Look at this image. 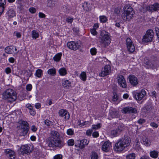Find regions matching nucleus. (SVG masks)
Here are the masks:
<instances>
[{"label": "nucleus", "instance_id": "1", "mask_svg": "<svg viewBox=\"0 0 159 159\" xmlns=\"http://www.w3.org/2000/svg\"><path fill=\"white\" fill-rule=\"evenodd\" d=\"M48 146L52 147H57L61 148L65 145V143L61 139L59 133L56 131H52L49 137L47 139Z\"/></svg>", "mask_w": 159, "mask_h": 159}, {"label": "nucleus", "instance_id": "2", "mask_svg": "<svg viewBox=\"0 0 159 159\" xmlns=\"http://www.w3.org/2000/svg\"><path fill=\"white\" fill-rule=\"evenodd\" d=\"M130 142V140L129 137L125 136L121 138L115 144L114 150L116 152H121L129 145Z\"/></svg>", "mask_w": 159, "mask_h": 159}, {"label": "nucleus", "instance_id": "3", "mask_svg": "<svg viewBox=\"0 0 159 159\" xmlns=\"http://www.w3.org/2000/svg\"><path fill=\"white\" fill-rule=\"evenodd\" d=\"M3 99L7 100V102L12 103L15 101L17 96L15 91L11 89L6 90L2 94Z\"/></svg>", "mask_w": 159, "mask_h": 159}, {"label": "nucleus", "instance_id": "4", "mask_svg": "<svg viewBox=\"0 0 159 159\" xmlns=\"http://www.w3.org/2000/svg\"><path fill=\"white\" fill-rule=\"evenodd\" d=\"M124 9L125 12L122 14V17L125 21L130 20L133 17V15L134 14V11L133 8L129 5H125Z\"/></svg>", "mask_w": 159, "mask_h": 159}, {"label": "nucleus", "instance_id": "5", "mask_svg": "<svg viewBox=\"0 0 159 159\" xmlns=\"http://www.w3.org/2000/svg\"><path fill=\"white\" fill-rule=\"evenodd\" d=\"M154 33L152 30H148L143 37L142 41L145 43L151 42L154 37Z\"/></svg>", "mask_w": 159, "mask_h": 159}, {"label": "nucleus", "instance_id": "6", "mask_svg": "<svg viewBox=\"0 0 159 159\" xmlns=\"http://www.w3.org/2000/svg\"><path fill=\"white\" fill-rule=\"evenodd\" d=\"M111 39L108 34H105L101 39L100 45L101 47L106 48L110 43Z\"/></svg>", "mask_w": 159, "mask_h": 159}, {"label": "nucleus", "instance_id": "7", "mask_svg": "<svg viewBox=\"0 0 159 159\" xmlns=\"http://www.w3.org/2000/svg\"><path fill=\"white\" fill-rule=\"evenodd\" d=\"M146 10L150 12L158 11H159V3H155L154 4L149 5L146 7Z\"/></svg>", "mask_w": 159, "mask_h": 159}, {"label": "nucleus", "instance_id": "8", "mask_svg": "<svg viewBox=\"0 0 159 159\" xmlns=\"http://www.w3.org/2000/svg\"><path fill=\"white\" fill-rule=\"evenodd\" d=\"M116 79L120 87L123 88H125L126 87L127 84L126 81L122 75H118Z\"/></svg>", "mask_w": 159, "mask_h": 159}, {"label": "nucleus", "instance_id": "9", "mask_svg": "<svg viewBox=\"0 0 159 159\" xmlns=\"http://www.w3.org/2000/svg\"><path fill=\"white\" fill-rule=\"evenodd\" d=\"M111 72V66L109 65H106L102 70L101 72L100 73V76L103 77L109 75Z\"/></svg>", "mask_w": 159, "mask_h": 159}, {"label": "nucleus", "instance_id": "10", "mask_svg": "<svg viewBox=\"0 0 159 159\" xmlns=\"http://www.w3.org/2000/svg\"><path fill=\"white\" fill-rule=\"evenodd\" d=\"M126 45L128 51L132 53L135 50L134 46L131 39L127 38L126 40Z\"/></svg>", "mask_w": 159, "mask_h": 159}, {"label": "nucleus", "instance_id": "11", "mask_svg": "<svg viewBox=\"0 0 159 159\" xmlns=\"http://www.w3.org/2000/svg\"><path fill=\"white\" fill-rule=\"evenodd\" d=\"M31 151L30 149V147L27 145H22L21 146L20 149L19 153L20 154L24 155L30 153Z\"/></svg>", "mask_w": 159, "mask_h": 159}, {"label": "nucleus", "instance_id": "12", "mask_svg": "<svg viewBox=\"0 0 159 159\" xmlns=\"http://www.w3.org/2000/svg\"><path fill=\"white\" fill-rule=\"evenodd\" d=\"M146 94L145 90L144 89H142L140 92L139 93L135 92L133 95L136 100H140L144 97Z\"/></svg>", "mask_w": 159, "mask_h": 159}, {"label": "nucleus", "instance_id": "13", "mask_svg": "<svg viewBox=\"0 0 159 159\" xmlns=\"http://www.w3.org/2000/svg\"><path fill=\"white\" fill-rule=\"evenodd\" d=\"M67 46L70 49L74 50H76L79 48L80 47V45L78 43L71 41L67 43Z\"/></svg>", "mask_w": 159, "mask_h": 159}, {"label": "nucleus", "instance_id": "14", "mask_svg": "<svg viewBox=\"0 0 159 159\" xmlns=\"http://www.w3.org/2000/svg\"><path fill=\"white\" fill-rule=\"evenodd\" d=\"M129 83L132 86H136L138 84V80L134 75H129Z\"/></svg>", "mask_w": 159, "mask_h": 159}, {"label": "nucleus", "instance_id": "15", "mask_svg": "<svg viewBox=\"0 0 159 159\" xmlns=\"http://www.w3.org/2000/svg\"><path fill=\"white\" fill-rule=\"evenodd\" d=\"M123 112L125 113H137V110L134 107H127L123 108Z\"/></svg>", "mask_w": 159, "mask_h": 159}, {"label": "nucleus", "instance_id": "16", "mask_svg": "<svg viewBox=\"0 0 159 159\" xmlns=\"http://www.w3.org/2000/svg\"><path fill=\"white\" fill-rule=\"evenodd\" d=\"M58 113L60 116L64 117L65 120H67L70 118V115L66 110H61L59 111Z\"/></svg>", "mask_w": 159, "mask_h": 159}, {"label": "nucleus", "instance_id": "17", "mask_svg": "<svg viewBox=\"0 0 159 159\" xmlns=\"http://www.w3.org/2000/svg\"><path fill=\"white\" fill-rule=\"evenodd\" d=\"M5 152L6 155H8V157L11 159H14L15 158V152L10 149H7L5 150Z\"/></svg>", "mask_w": 159, "mask_h": 159}, {"label": "nucleus", "instance_id": "18", "mask_svg": "<svg viewBox=\"0 0 159 159\" xmlns=\"http://www.w3.org/2000/svg\"><path fill=\"white\" fill-rule=\"evenodd\" d=\"M5 152L6 155H8V157L11 159H14L15 158V152L10 149H7L5 150Z\"/></svg>", "mask_w": 159, "mask_h": 159}, {"label": "nucleus", "instance_id": "19", "mask_svg": "<svg viewBox=\"0 0 159 159\" xmlns=\"http://www.w3.org/2000/svg\"><path fill=\"white\" fill-rule=\"evenodd\" d=\"M5 152L6 155H8V157L11 159H14L15 158V152L10 149H7L5 150Z\"/></svg>", "mask_w": 159, "mask_h": 159}, {"label": "nucleus", "instance_id": "20", "mask_svg": "<svg viewBox=\"0 0 159 159\" xmlns=\"http://www.w3.org/2000/svg\"><path fill=\"white\" fill-rule=\"evenodd\" d=\"M111 146V143L109 141H106L102 145V150L106 152L109 151Z\"/></svg>", "mask_w": 159, "mask_h": 159}, {"label": "nucleus", "instance_id": "21", "mask_svg": "<svg viewBox=\"0 0 159 159\" xmlns=\"http://www.w3.org/2000/svg\"><path fill=\"white\" fill-rule=\"evenodd\" d=\"M5 50L6 53L10 54L16 52L17 51V49L15 46H11L6 47Z\"/></svg>", "mask_w": 159, "mask_h": 159}, {"label": "nucleus", "instance_id": "22", "mask_svg": "<svg viewBox=\"0 0 159 159\" xmlns=\"http://www.w3.org/2000/svg\"><path fill=\"white\" fill-rule=\"evenodd\" d=\"M77 142L79 148L82 149L84 147L85 145H87L89 142L86 139L81 140H78Z\"/></svg>", "mask_w": 159, "mask_h": 159}, {"label": "nucleus", "instance_id": "23", "mask_svg": "<svg viewBox=\"0 0 159 159\" xmlns=\"http://www.w3.org/2000/svg\"><path fill=\"white\" fill-rule=\"evenodd\" d=\"M144 62L148 67H152L154 65L155 62L152 60H148L147 58H145Z\"/></svg>", "mask_w": 159, "mask_h": 159}, {"label": "nucleus", "instance_id": "24", "mask_svg": "<svg viewBox=\"0 0 159 159\" xmlns=\"http://www.w3.org/2000/svg\"><path fill=\"white\" fill-rule=\"evenodd\" d=\"M62 85L64 88L68 89L71 87V82L68 80H64Z\"/></svg>", "mask_w": 159, "mask_h": 159}, {"label": "nucleus", "instance_id": "25", "mask_svg": "<svg viewBox=\"0 0 159 159\" xmlns=\"http://www.w3.org/2000/svg\"><path fill=\"white\" fill-rule=\"evenodd\" d=\"M119 97L117 94L115 92L113 93V96H112V100L115 103H118L120 102V101L119 99Z\"/></svg>", "mask_w": 159, "mask_h": 159}, {"label": "nucleus", "instance_id": "26", "mask_svg": "<svg viewBox=\"0 0 159 159\" xmlns=\"http://www.w3.org/2000/svg\"><path fill=\"white\" fill-rule=\"evenodd\" d=\"M82 7L84 10L86 11H89L91 9L90 4H88L86 2H84L82 5Z\"/></svg>", "mask_w": 159, "mask_h": 159}, {"label": "nucleus", "instance_id": "27", "mask_svg": "<svg viewBox=\"0 0 159 159\" xmlns=\"http://www.w3.org/2000/svg\"><path fill=\"white\" fill-rule=\"evenodd\" d=\"M28 128V130H29V126L28 123L26 121H22L21 125V129H26V128Z\"/></svg>", "mask_w": 159, "mask_h": 159}, {"label": "nucleus", "instance_id": "28", "mask_svg": "<svg viewBox=\"0 0 159 159\" xmlns=\"http://www.w3.org/2000/svg\"><path fill=\"white\" fill-rule=\"evenodd\" d=\"M7 14L8 17L10 18H12L15 16V11L12 9H10L7 11Z\"/></svg>", "mask_w": 159, "mask_h": 159}, {"label": "nucleus", "instance_id": "29", "mask_svg": "<svg viewBox=\"0 0 159 159\" xmlns=\"http://www.w3.org/2000/svg\"><path fill=\"white\" fill-rule=\"evenodd\" d=\"M62 54L61 53H59L57 54L53 57V59L55 61L58 62L61 59Z\"/></svg>", "mask_w": 159, "mask_h": 159}, {"label": "nucleus", "instance_id": "30", "mask_svg": "<svg viewBox=\"0 0 159 159\" xmlns=\"http://www.w3.org/2000/svg\"><path fill=\"white\" fill-rule=\"evenodd\" d=\"M143 144L146 146H148L150 145V141L147 138L145 137L143 139Z\"/></svg>", "mask_w": 159, "mask_h": 159}, {"label": "nucleus", "instance_id": "31", "mask_svg": "<svg viewBox=\"0 0 159 159\" xmlns=\"http://www.w3.org/2000/svg\"><path fill=\"white\" fill-rule=\"evenodd\" d=\"M59 73L61 76H64L67 74V71L65 68L63 67L60 68L58 70Z\"/></svg>", "mask_w": 159, "mask_h": 159}, {"label": "nucleus", "instance_id": "32", "mask_svg": "<svg viewBox=\"0 0 159 159\" xmlns=\"http://www.w3.org/2000/svg\"><path fill=\"white\" fill-rule=\"evenodd\" d=\"M32 36L33 39H36L39 37V34L37 31L35 30H33L32 32Z\"/></svg>", "mask_w": 159, "mask_h": 159}, {"label": "nucleus", "instance_id": "33", "mask_svg": "<svg viewBox=\"0 0 159 159\" xmlns=\"http://www.w3.org/2000/svg\"><path fill=\"white\" fill-rule=\"evenodd\" d=\"M124 129V125L122 123H120L118 125L117 128L116 129L120 133Z\"/></svg>", "mask_w": 159, "mask_h": 159}, {"label": "nucleus", "instance_id": "34", "mask_svg": "<svg viewBox=\"0 0 159 159\" xmlns=\"http://www.w3.org/2000/svg\"><path fill=\"white\" fill-rule=\"evenodd\" d=\"M20 131V136H25L27 134L29 130H28V128H26V129H21Z\"/></svg>", "mask_w": 159, "mask_h": 159}, {"label": "nucleus", "instance_id": "35", "mask_svg": "<svg viewBox=\"0 0 159 159\" xmlns=\"http://www.w3.org/2000/svg\"><path fill=\"white\" fill-rule=\"evenodd\" d=\"M119 134L120 133L116 129L112 130L111 132V134L112 137H115L118 136Z\"/></svg>", "mask_w": 159, "mask_h": 159}, {"label": "nucleus", "instance_id": "36", "mask_svg": "<svg viewBox=\"0 0 159 159\" xmlns=\"http://www.w3.org/2000/svg\"><path fill=\"white\" fill-rule=\"evenodd\" d=\"M56 69L54 68L49 69L48 71V73L52 75H55L56 74Z\"/></svg>", "mask_w": 159, "mask_h": 159}, {"label": "nucleus", "instance_id": "37", "mask_svg": "<svg viewBox=\"0 0 159 159\" xmlns=\"http://www.w3.org/2000/svg\"><path fill=\"white\" fill-rule=\"evenodd\" d=\"M43 70L40 69L37 70L35 72V75L37 77L40 78L42 75Z\"/></svg>", "mask_w": 159, "mask_h": 159}, {"label": "nucleus", "instance_id": "38", "mask_svg": "<svg viewBox=\"0 0 159 159\" xmlns=\"http://www.w3.org/2000/svg\"><path fill=\"white\" fill-rule=\"evenodd\" d=\"M110 114L112 118H116L118 116V112L115 111H111L110 112Z\"/></svg>", "mask_w": 159, "mask_h": 159}, {"label": "nucleus", "instance_id": "39", "mask_svg": "<svg viewBox=\"0 0 159 159\" xmlns=\"http://www.w3.org/2000/svg\"><path fill=\"white\" fill-rule=\"evenodd\" d=\"M80 78L82 80L85 81L86 79V73L84 71L82 72L80 75Z\"/></svg>", "mask_w": 159, "mask_h": 159}, {"label": "nucleus", "instance_id": "40", "mask_svg": "<svg viewBox=\"0 0 159 159\" xmlns=\"http://www.w3.org/2000/svg\"><path fill=\"white\" fill-rule=\"evenodd\" d=\"M150 156L154 158H156L158 155V152L157 151H154L150 152Z\"/></svg>", "mask_w": 159, "mask_h": 159}, {"label": "nucleus", "instance_id": "41", "mask_svg": "<svg viewBox=\"0 0 159 159\" xmlns=\"http://www.w3.org/2000/svg\"><path fill=\"white\" fill-rule=\"evenodd\" d=\"M126 157V159H135V155L134 153H130L127 155Z\"/></svg>", "mask_w": 159, "mask_h": 159}, {"label": "nucleus", "instance_id": "42", "mask_svg": "<svg viewBox=\"0 0 159 159\" xmlns=\"http://www.w3.org/2000/svg\"><path fill=\"white\" fill-rule=\"evenodd\" d=\"M100 20L101 22L105 23L107 20V18L105 16H101L99 17Z\"/></svg>", "mask_w": 159, "mask_h": 159}, {"label": "nucleus", "instance_id": "43", "mask_svg": "<svg viewBox=\"0 0 159 159\" xmlns=\"http://www.w3.org/2000/svg\"><path fill=\"white\" fill-rule=\"evenodd\" d=\"M5 7V5L3 3H0V16L2 14L4 11V9Z\"/></svg>", "mask_w": 159, "mask_h": 159}, {"label": "nucleus", "instance_id": "44", "mask_svg": "<svg viewBox=\"0 0 159 159\" xmlns=\"http://www.w3.org/2000/svg\"><path fill=\"white\" fill-rule=\"evenodd\" d=\"M91 159H98V156L97 153L95 152H93L91 156Z\"/></svg>", "mask_w": 159, "mask_h": 159}, {"label": "nucleus", "instance_id": "45", "mask_svg": "<svg viewBox=\"0 0 159 159\" xmlns=\"http://www.w3.org/2000/svg\"><path fill=\"white\" fill-rule=\"evenodd\" d=\"M47 5L48 7H52L55 6V4L52 2V0H47Z\"/></svg>", "mask_w": 159, "mask_h": 159}, {"label": "nucleus", "instance_id": "46", "mask_svg": "<svg viewBox=\"0 0 159 159\" xmlns=\"http://www.w3.org/2000/svg\"><path fill=\"white\" fill-rule=\"evenodd\" d=\"M100 124H98L96 125H92V129H97L101 128Z\"/></svg>", "mask_w": 159, "mask_h": 159}, {"label": "nucleus", "instance_id": "47", "mask_svg": "<svg viewBox=\"0 0 159 159\" xmlns=\"http://www.w3.org/2000/svg\"><path fill=\"white\" fill-rule=\"evenodd\" d=\"M67 143L69 146H72L75 144L74 141L73 139H69L67 141Z\"/></svg>", "mask_w": 159, "mask_h": 159}, {"label": "nucleus", "instance_id": "48", "mask_svg": "<svg viewBox=\"0 0 159 159\" xmlns=\"http://www.w3.org/2000/svg\"><path fill=\"white\" fill-rule=\"evenodd\" d=\"M74 19L72 17H68L66 19V21L68 23L71 24L73 22Z\"/></svg>", "mask_w": 159, "mask_h": 159}, {"label": "nucleus", "instance_id": "49", "mask_svg": "<svg viewBox=\"0 0 159 159\" xmlns=\"http://www.w3.org/2000/svg\"><path fill=\"white\" fill-rule=\"evenodd\" d=\"M90 52L92 55H95L97 53V50L95 48H91L90 49Z\"/></svg>", "mask_w": 159, "mask_h": 159}, {"label": "nucleus", "instance_id": "50", "mask_svg": "<svg viewBox=\"0 0 159 159\" xmlns=\"http://www.w3.org/2000/svg\"><path fill=\"white\" fill-rule=\"evenodd\" d=\"M67 134L70 135H72L74 134V131L71 129H69L67 130Z\"/></svg>", "mask_w": 159, "mask_h": 159}, {"label": "nucleus", "instance_id": "51", "mask_svg": "<svg viewBox=\"0 0 159 159\" xmlns=\"http://www.w3.org/2000/svg\"><path fill=\"white\" fill-rule=\"evenodd\" d=\"M91 123L90 121H85L83 123L82 125H81V124H79V126H84V125H86V126L89 125L91 124Z\"/></svg>", "mask_w": 159, "mask_h": 159}, {"label": "nucleus", "instance_id": "52", "mask_svg": "<svg viewBox=\"0 0 159 159\" xmlns=\"http://www.w3.org/2000/svg\"><path fill=\"white\" fill-rule=\"evenodd\" d=\"M145 120L144 119L140 118L138 121V123L140 124H142L145 122Z\"/></svg>", "mask_w": 159, "mask_h": 159}, {"label": "nucleus", "instance_id": "53", "mask_svg": "<svg viewBox=\"0 0 159 159\" xmlns=\"http://www.w3.org/2000/svg\"><path fill=\"white\" fill-rule=\"evenodd\" d=\"M62 155L61 154H57L54 157L53 159H62Z\"/></svg>", "mask_w": 159, "mask_h": 159}, {"label": "nucleus", "instance_id": "54", "mask_svg": "<svg viewBox=\"0 0 159 159\" xmlns=\"http://www.w3.org/2000/svg\"><path fill=\"white\" fill-rule=\"evenodd\" d=\"M29 11L31 13H35L36 12V10L35 8L34 7H31L29 8Z\"/></svg>", "mask_w": 159, "mask_h": 159}, {"label": "nucleus", "instance_id": "55", "mask_svg": "<svg viewBox=\"0 0 159 159\" xmlns=\"http://www.w3.org/2000/svg\"><path fill=\"white\" fill-rule=\"evenodd\" d=\"M45 124L47 126H50L51 124V122L49 120H47L44 121Z\"/></svg>", "mask_w": 159, "mask_h": 159}, {"label": "nucleus", "instance_id": "56", "mask_svg": "<svg viewBox=\"0 0 159 159\" xmlns=\"http://www.w3.org/2000/svg\"><path fill=\"white\" fill-rule=\"evenodd\" d=\"M93 130L92 129H89L87 130L86 132V134L88 136H90L91 135Z\"/></svg>", "mask_w": 159, "mask_h": 159}, {"label": "nucleus", "instance_id": "57", "mask_svg": "<svg viewBox=\"0 0 159 159\" xmlns=\"http://www.w3.org/2000/svg\"><path fill=\"white\" fill-rule=\"evenodd\" d=\"M39 16L40 18H44L46 17V15L44 13L41 12H39Z\"/></svg>", "mask_w": 159, "mask_h": 159}, {"label": "nucleus", "instance_id": "58", "mask_svg": "<svg viewBox=\"0 0 159 159\" xmlns=\"http://www.w3.org/2000/svg\"><path fill=\"white\" fill-rule=\"evenodd\" d=\"M27 90L29 91H30L32 89V86L30 84H29L27 85L26 87Z\"/></svg>", "mask_w": 159, "mask_h": 159}, {"label": "nucleus", "instance_id": "59", "mask_svg": "<svg viewBox=\"0 0 159 159\" xmlns=\"http://www.w3.org/2000/svg\"><path fill=\"white\" fill-rule=\"evenodd\" d=\"M150 125L153 127H155L157 128L158 127V125L157 124L155 123L154 122H152L150 123Z\"/></svg>", "mask_w": 159, "mask_h": 159}, {"label": "nucleus", "instance_id": "60", "mask_svg": "<svg viewBox=\"0 0 159 159\" xmlns=\"http://www.w3.org/2000/svg\"><path fill=\"white\" fill-rule=\"evenodd\" d=\"M14 34H16V36L18 38H20L21 37V34L20 32H15L14 33Z\"/></svg>", "mask_w": 159, "mask_h": 159}, {"label": "nucleus", "instance_id": "61", "mask_svg": "<svg viewBox=\"0 0 159 159\" xmlns=\"http://www.w3.org/2000/svg\"><path fill=\"white\" fill-rule=\"evenodd\" d=\"M91 33L93 35H95L97 34V32L95 29H92L90 30Z\"/></svg>", "mask_w": 159, "mask_h": 159}, {"label": "nucleus", "instance_id": "62", "mask_svg": "<svg viewBox=\"0 0 159 159\" xmlns=\"http://www.w3.org/2000/svg\"><path fill=\"white\" fill-rule=\"evenodd\" d=\"M27 108H28L30 110H33V107L30 104H28L26 105Z\"/></svg>", "mask_w": 159, "mask_h": 159}, {"label": "nucleus", "instance_id": "63", "mask_svg": "<svg viewBox=\"0 0 159 159\" xmlns=\"http://www.w3.org/2000/svg\"><path fill=\"white\" fill-rule=\"evenodd\" d=\"M92 135L93 137L96 138L98 136L99 133L98 132H94L93 133Z\"/></svg>", "mask_w": 159, "mask_h": 159}, {"label": "nucleus", "instance_id": "64", "mask_svg": "<svg viewBox=\"0 0 159 159\" xmlns=\"http://www.w3.org/2000/svg\"><path fill=\"white\" fill-rule=\"evenodd\" d=\"M155 30L156 32L157 37L159 38V28L158 27H155Z\"/></svg>", "mask_w": 159, "mask_h": 159}]
</instances>
